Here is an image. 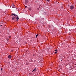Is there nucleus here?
Listing matches in <instances>:
<instances>
[{"label": "nucleus", "instance_id": "nucleus-1", "mask_svg": "<svg viewBox=\"0 0 76 76\" xmlns=\"http://www.w3.org/2000/svg\"><path fill=\"white\" fill-rule=\"evenodd\" d=\"M12 15H13V16H15V19H17V21L19 20V17L18 16V15H16L15 14L12 13L11 15L12 16Z\"/></svg>", "mask_w": 76, "mask_h": 76}, {"label": "nucleus", "instance_id": "nucleus-2", "mask_svg": "<svg viewBox=\"0 0 76 76\" xmlns=\"http://www.w3.org/2000/svg\"><path fill=\"white\" fill-rule=\"evenodd\" d=\"M70 9L71 10H73L74 9V7L73 6L71 5L70 6Z\"/></svg>", "mask_w": 76, "mask_h": 76}, {"label": "nucleus", "instance_id": "nucleus-3", "mask_svg": "<svg viewBox=\"0 0 76 76\" xmlns=\"http://www.w3.org/2000/svg\"><path fill=\"white\" fill-rule=\"evenodd\" d=\"M28 0H25V4H27L28 3Z\"/></svg>", "mask_w": 76, "mask_h": 76}, {"label": "nucleus", "instance_id": "nucleus-4", "mask_svg": "<svg viewBox=\"0 0 76 76\" xmlns=\"http://www.w3.org/2000/svg\"><path fill=\"white\" fill-rule=\"evenodd\" d=\"M12 8H15V5H14V4H12Z\"/></svg>", "mask_w": 76, "mask_h": 76}, {"label": "nucleus", "instance_id": "nucleus-5", "mask_svg": "<svg viewBox=\"0 0 76 76\" xmlns=\"http://www.w3.org/2000/svg\"><path fill=\"white\" fill-rule=\"evenodd\" d=\"M8 57L9 58H12V56L10 55H9Z\"/></svg>", "mask_w": 76, "mask_h": 76}, {"label": "nucleus", "instance_id": "nucleus-6", "mask_svg": "<svg viewBox=\"0 0 76 76\" xmlns=\"http://www.w3.org/2000/svg\"><path fill=\"white\" fill-rule=\"evenodd\" d=\"M15 19V17H13L12 18V20H14Z\"/></svg>", "mask_w": 76, "mask_h": 76}, {"label": "nucleus", "instance_id": "nucleus-7", "mask_svg": "<svg viewBox=\"0 0 76 76\" xmlns=\"http://www.w3.org/2000/svg\"><path fill=\"white\" fill-rule=\"evenodd\" d=\"M33 71H34L35 72H36L37 71V69H34L33 70Z\"/></svg>", "mask_w": 76, "mask_h": 76}, {"label": "nucleus", "instance_id": "nucleus-8", "mask_svg": "<svg viewBox=\"0 0 76 76\" xmlns=\"http://www.w3.org/2000/svg\"><path fill=\"white\" fill-rule=\"evenodd\" d=\"M38 34L36 35V38H37V37H38Z\"/></svg>", "mask_w": 76, "mask_h": 76}, {"label": "nucleus", "instance_id": "nucleus-9", "mask_svg": "<svg viewBox=\"0 0 76 76\" xmlns=\"http://www.w3.org/2000/svg\"><path fill=\"white\" fill-rule=\"evenodd\" d=\"M28 10H31V9L30 8H29Z\"/></svg>", "mask_w": 76, "mask_h": 76}, {"label": "nucleus", "instance_id": "nucleus-10", "mask_svg": "<svg viewBox=\"0 0 76 76\" xmlns=\"http://www.w3.org/2000/svg\"><path fill=\"white\" fill-rule=\"evenodd\" d=\"M56 53H57V51H56L55 53V54H56Z\"/></svg>", "mask_w": 76, "mask_h": 76}, {"label": "nucleus", "instance_id": "nucleus-11", "mask_svg": "<svg viewBox=\"0 0 76 76\" xmlns=\"http://www.w3.org/2000/svg\"><path fill=\"white\" fill-rule=\"evenodd\" d=\"M47 1L49 2L50 1V0H46Z\"/></svg>", "mask_w": 76, "mask_h": 76}, {"label": "nucleus", "instance_id": "nucleus-12", "mask_svg": "<svg viewBox=\"0 0 76 76\" xmlns=\"http://www.w3.org/2000/svg\"><path fill=\"white\" fill-rule=\"evenodd\" d=\"M55 51H57V49L55 50Z\"/></svg>", "mask_w": 76, "mask_h": 76}, {"label": "nucleus", "instance_id": "nucleus-13", "mask_svg": "<svg viewBox=\"0 0 76 76\" xmlns=\"http://www.w3.org/2000/svg\"><path fill=\"white\" fill-rule=\"evenodd\" d=\"M1 70H3V69L2 68H1Z\"/></svg>", "mask_w": 76, "mask_h": 76}, {"label": "nucleus", "instance_id": "nucleus-14", "mask_svg": "<svg viewBox=\"0 0 76 76\" xmlns=\"http://www.w3.org/2000/svg\"><path fill=\"white\" fill-rule=\"evenodd\" d=\"M7 41H9V39H7Z\"/></svg>", "mask_w": 76, "mask_h": 76}, {"label": "nucleus", "instance_id": "nucleus-15", "mask_svg": "<svg viewBox=\"0 0 76 76\" xmlns=\"http://www.w3.org/2000/svg\"><path fill=\"white\" fill-rule=\"evenodd\" d=\"M25 8H26V7H27V6H25Z\"/></svg>", "mask_w": 76, "mask_h": 76}, {"label": "nucleus", "instance_id": "nucleus-16", "mask_svg": "<svg viewBox=\"0 0 76 76\" xmlns=\"http://www.w3.org/2000/svg\"><path fill=\"white\" fill-rule=\"evenodd\" d=\"M2 26V25H1L0 26Z\"/></svg>", "mask_w": 76, "mask_h": 76}, {"label": "nucleus", "instance_id": "nucleus-17", "mask_svg": "<svg viewBox=\"0 0 76 76\" xmlns=\"http://www.w3.org/2000/svg\"><path fill=\"white\" fill-rule=\"evenodd\" d=\"M35 56V55H33V56Z\"/></svg>", "mask_w": 76, "mask_h": 76}, {"label": "nucleus", "instance_id": "nucleus-18", "mask_svg": "<svg viewBox=\"0 0 76 76\" xmlns=\"http://www.w3.org/2000/svg\"><path fill=\"white\" fill-rule=\"evenodd\" d=\"M34 70L32 71V72H34Z\"/></svg>", "mask_w": 76, "mask_h": 76}, {"label": "nucleus", "instance_id": "nucleus-19", "mask_svg": "<svg viewBox=\"0 0 76 76\" xmlns=\"http://www.w3.org/2000/svg\"><path fill=\"white\" fill-rule=\"evenodd\" d=\"M10 37H9V38H10Z\"/></svg>", "mask_w": 76, "mask_h": 76}, {"label": "nucleus", "instance_id": "nucleus-20", "mask_svg": "<svg viewBox=\"0 0 76 76\" xmlns=\"http://www.w3.org/2000/svg\"><path fill=\"white\" fill-rule=\"evenodd\" d=\"M61 61H62V60H61Z\"/></svg>", "mask_w": 76, "mask_h": 76}]
</instances>
